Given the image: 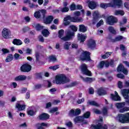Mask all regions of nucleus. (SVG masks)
I'll return each instance as SVG.
<instances>
[{
	"instance_id": "f257e3e1",
	"label": "nucleus",
	"mask_w": 129,
	"mask_h": 129,
	"mask_svg": "<svg viewBox=\"0 0 129 129\" xmlns=\"http://www.w3.org/2000/svg\"><path fill=\"white\" fill-rule=\"evenodd\" d=\"M110 3L108 4L102 3L100 4V7L102 9H107V8H114L117 6L118 8H121L122 6V2L121 0H110Z\"/></svg>"
},
{
	"instance_id": "f03ea898",
	"label": "nucleus",
	"mask_w": 129,
	"mask_h": 129,
	"mask_svg": "<svg viewBox=\"0 0 129 129\" xmlns=\"http://www.w3.org/2000/svg\"><path fill=\"white\" fill-rule=\"evenodd\" d=\"M75 33L74 32H71L70 30H68L67 32V35L66 36L63 37L64 36V30L63 29H61L58 31V37L62 40V41H69L72 39V37H74Z\"/></svg>"
},
{
	"instance_id": "7ed1b4c3",
	"label": "nucleus",
	"mask_w": 129,
	"mask_h": 129,
	"mask_svg": "<svg viewBox=\"0 0 129 129\" xmlns=\"http://www.w3.org/2000/svg\"><path fill=\"white\" fill-rule=\"evenodd\" d=\"M69 81L70 80L64 75L61 74L55 77V83L56 84H65V83H68Z\"/></svg>"
},
{
	"instance_id": "20e7f679",
	"label": "nucleus",
	"mask_w": 129,
	"mask_h": 129,
	"mask_svg": "<svg viewBox=\"0 0 129 129\" xmlns=\"http://www.w3.org/2000/svg\"><path fill=\"white\" fill-rule=\"evenodd\" d=\"M64 22H68V21H71L73 23H82L83 22V19L82 18H78L76 16L71 17L70 16H68L63 19Z\"/></svg>"
},
{
	"instance_id": "39448f33",
	"label": "nucleus",
	"mask_w": 129,
	"mask_h": 129,
	"mask_svg": "<svg viewBox=\"0 0 129 129\" xmlns=\"http://www.w3.org/2000/svg\"><path fill=\"white\" fill-rule=\"evenodd\" d=\"M119 122L121 123H126L129 122V113L125 114H119L118 115Z\"/></svg>"
},
{
	"instance_id": "423d86ee",
	"label": "nucleus",
	"mask_w": 129,
	"mask_h": 129,
	"mask_svg": "<svg viewBox=\"0 0 129 129\" xmlns=\"http://www.w3.org/2000/svg\"><path fill=\"white\" fill-rule=\"evenodd\" d=\"M80 58L83 61H90V52L87 51H83L80 56Z\"/></svg>"
},
{
	"instance_id": "0eeeda50",
	"label": "nucleus",
	"mask_w": 129,
	"mask_h": 129,
	"mask_svg": "<svg viewBox=\"0 0 129 129\" xmlns=\"http://www.w3.org/2000/svg\"><path fill=\"white\" fill-rule=\"evenodd\" d=\"M81 70L82 73L85 75H87L88 76H91V72L87 69V66L86 64L83 63L81 66Z\"/></svg>"
},
{
	"instance_id": "6e6552de",
	"label": "nucleus",
	"mask_w": 129,
	"mask_h": 129,
	"mask_svg": "<svg viewBox=\"0 0 129 129\" xmlns=\"http://www.w3.org/2000/svg\"><path fill=\"white\" fill-rule=\"evenodd\" d=\"M106 23L108 25H110V26H112V25H114L115 23H117V19L114 17V16H109L106 19Z\"/></svg>"
},
{
	"instance_id": "1a4fd4ad",
	"label": "nucleus",
	"mask_w": 129,
	"mask_h": 129,
	"mask_svg": "<svg viewBox=\"0 0 129 129\" xmlns=\"http://www.w3.org/2000/svg\"><path fill=\"white\" fill-rule=\"evenodd\" d=\"M32 70V67L29 63H24L20 68L22 72H30Z\"/></svg>"
},
{
	"instance_id": "9d476101",
	"label": "nucleus",
	"mask_w": 129,
	"mask_h": 129,
	"mask_svg": "<svg viewBox=\"0 0 129 129\" xmlns=\"http://www.w3.org/2000/svg\"><path fill=\"white\" fill-rule=\"evenodd\" d=\"M2 36L4 39H9L11 36V31L7 28H4L2 31Z\"/></svg>"
},
{
	"instance_id": "9b49d317",
	"label": "nucleus",
	"mask_w": 129,
	"mask_h": 129,
	"mask_svg": "<svg viewBox=\"0 0 129 129\" xmlns=\"http://www.w3.org/2000/svg\"><path fill=\"white\" fill-rule=\"evenodd\" d=\"M49 117L50 115L46 113H43L38 116V118L40 120H46V119H49Z\"/></svg>"
},
{
	"instance_id": "f8f14e48",
	"label": "nucleus",
	"mask_w": 129,
	"mask_h": 129,
	"mask_svg": "<svg viewBox=\"0 0 129 129\" xmlns=\"http://www.w3.org/2000/svg\"><path fill=\"white\" fill-rule=\"evenodd\" d=\"M99 16V12H98V11H95L93 13V23L95 24V23H96V22H97V21H98V18Z\"/></svg>"
},
{
	"instance_id": "ddd939ff",
	"label": "nucleus",
	"mask_w": 129,
	"mask_h": 129,
	"mask_svg": "<svg viewBox=\"0 0 129 129\" xmlns=\"http://www.w3.org/2000/svg\"><path fill=\"white\" fill-rule=\"evenodd\" d=\"M88 6L91 10H94L96 8V2L94 1H87Z\"/></svg>"
},
{
	"instance_id": "4468645a",
	"label": "nucleus",
	"mask_w": 129,
	"mask_h": 129,
	"mask_svg": "<svg viewBox=\"0 0 129 129\" xmlns=\"http://www.w3.org/2000/svg\"><path fill=\"white\" fill-rule=\"evenodd\" d=\"M96 44L95 43V41L93 40V39H90L89 40L88 43V46L89 48L91 49H93V48H95Z\"/></svg>"
},
{
	"instance_id": "2eb2a0df",
	"label": "nucleus",
	"mask_w": 129,
	"mask_h": 129,
	"mask_svg": "<svg viewBox=\"0 0 129 129\" xmlns=\"http://www.w3.org/2000/svg\"><path fill=\"white\" fill-rule=\"evenodd\" d=\"M16 108H17L18 110H24L26 108V105H22L20 102H17L16 104Z\"/></svg>"
},
{
	"instance_id": "dca6fc26",
	"label": "nucleus",
	"mask_w": 129,
	"mask_h": 129,
	"mask_svg": "<svg viewBox=\"0 0 129 129\" xmlns=\"http://www.w3.org/2000/svg\"><path fill=\"white\" fill-rule=\"evenodd\" d=\"M86 39V36L84 35L83 34H78V39L80 41L81 43H83L85 39Z\"/></svg>"
},
{
	"instance_id": "f3484780",
	"label": "nucleus",
	"mask_w": 129,
	"mask_h": 129,
	"mask_svg": "<svg viewBox=\"0 0 129 129\" xmlns=\"http://www.w3.org/2000/svg\"><path fill=\"white\" fill-rule=\"evenodd\" d=\"M93 129H107V125H104L102 126V125H93L92 126Z\"/></svg>"
},
{
	"instance_id": "a211bd4d",
	"label": "nucleus",
	"mask_w": 129,
	"mask_h": 129,
	"mask_svg": "<svg viewBox=\"0 0 129 129\" xmlns=\"http://www.w3.org/2000/svg\"><path fill=\"white\" fill-rule=\"evenodd\" d=\"M26 79H27V77L25 75H20L15 78V81H23Z\"/></svg>"
},
{
	"instance_id": "6ab92c4d",
	"label": "nucleus",
	"mask_w": 129,
	"mask_h": 129,
	"mask_svg": "<svg viewBox=\"0 0 129 129\" xmlns=\"http://www.w3.org/2000/svg\"><path fill=\"white\" fill-rule=\"evenodd\" d=\"M121 93L122 95V96L126 97H129V89H124L123 90H121Z\"/></svg>"
},
{
	"instance_id": "aec40b11",
	"label": "nucleus",
	"mask_w": 129,
	"mask_h": 129,
	"mask_svg": "<svg viewBox=\"0 0 129 129\" xmlns=\"http://www.w3.org/2000/svg\"><path fill=\"white\" fill-rule=\"evenodd\" d=\"M54 19V18L52 16H48L46 18L44 23L45 24H51L52 23L53 20Z\"/></svg>"
},
{
	"instance_id": "412c9836",
	"label": "nucleus",
	"mask_w": 129,
	"mask_h": 129,
	"mask_svg": "<svg viewBox=\"0 0 129 129\" xmlns=\"http://www.w3.org/2000/svg\"><path fill=\"white\" fill-rule=\"evenodd\" d=\"M97 94L100 96H101V95H105V94H106V91H105L103 88H100L97 90Z\"/></svg>"
},
{
	"instance_id": "4be33fe9",
	"label": "nucleus",
	"mask_w": 129,
	"mask_h": 129,
	"mask_svg": "<svg viewBox=\"0 0 129 129\" xmlns=\"http://www.w3.org/2000/svg\"><path fill=\"white\" fill-rule=\"evenodd\" d=\"M79 31L82 32V33H85L87 31V27L83 24L80 25H79Z\"/></svg>"
},
{
	"instance_id": "5701e85b",
	"label": "nucleus",
	"mask_w": 129,
	"mask_h": 129,
	"mask_svg": "<svg viewBox=\"0 0 129 129\" xmlns=\"http://www.w3.org/2000/svg\"><path fill=\"white\" fill-rule=\"evenodd\" d=\"M123 39V37L122 36H118L115 38V39H111V42H112L113 43H114L115 42H118L119 41H121Z\"/></svg>"
},
{
	"instance_id": "b1692460",
	"label": "nucleus",
	"mask_w": 129,
	"mask_h": 129,
	"mask_svg": "<svg viewBox=\"0 0 129 129\" xmlns=\"http://www.w3.org/2000/svg\"><path fill=\"white\" fill-rule=\"evenodd\" d=\"M13 44L17 45V46H20L23 44V42H22L20 39H15L13 41Z\"/></svg>"
},
{
	"instance_id": "393cba45",
	"label": "nucleus",
	"mask_w": 129,
	"mask_h": 129,
	"mask_svg": "<svg viewBox=\"0 0 129 129\" xmlns=\"http://www.w3.org/2000/svg\"><path fill=\"white\" fill-rule=\"evenodd\" d=\"M75 122L77 123L79 122V121H83L84 120V117L83 116H79L76 117L74 119Z\"/></svg>"
},
{
	"instance_id": "a878e982",
	"label": "nucleus",
	"mask_w": 129,
	"mask_h": 129,
	"mask_svg": "<svg viewBox=\"0 0 129 129\" xmlns=\"http://www.w3.org/2000/svg\"><path fill=\"white\" fill-rule=\"evenodd\" d=\"M32 26L34 28H35L37 31H41V30H42L43 28H44L43 26H40L39 24H33Z\"/></svg>"
},
{
	"instance_id": "bb28decb",
	"label": "nucleus",
	"mask_w": 129,
	"mask_h": 129,
	"mask_svg": "<svg viewBox=\"0 0 129 129\" xmlns=\"http://www.w3.org/2000/svg\"><path fill=\"white\" fill-rule=\"evenodd\" d=\"M81 78L82 79V80L84 82H92L93 81V80L92 78H83L82 76H80Z\"/></svg>"
},
{
	"instance_id": "cd10ccee",
	"label": "nucleus",
	"mask_w": 129,
	"mask_h": 129,
	"mask_svg": "<svg viewBox=\"0 0 129 129\" xmlns=\"http://www.w3.org/2000/svg\"><path fill=\"white\" fill-rule=\"evenodd\" d=\"M50 126V124H48V123H46L45 122H42L41 123H38L35 125V126H36V127H38V126Z\"/></svg>"
},
{
	"instance_id": "c85d7f7f",
	"label": "nucleus",
	"mask_w": 129,
	"mask_h": 129,
	"mask_svg": "<svg viewBox=\"0 0 129 129\" xmlns=\"http://www.w3.org/2000/svg\"><path fill=\"white\" fill-rule=\"evenodd\" d=\"M42 34L44 37H48L50 35V32L47 29H44L42 31Z\"/></svg>"
},
{
	"instance_id": "c756f323",
	"label": "nucleus",
	"mask_w": 129,
	"mask_h": 129,
	"mask_svg": "<svg viewBox=\"0 0 129 129\" xmlns=\"http://www.w3.org/2000/svg\"><path fill=\"white\" fill-rule=\"evenodd\" d=\"M88 103L90 104V105H93L94 106H97V107L99 106V104L95 101H89Z\"/></svg>"
},
{
	"instance_id": "7c9ffc66",
	"label": "nucleus",
	"mask_w": 129,
	"mask_h": 129,
	"mask_svg": "<svg viewBox=\"0 0 129 129\" xmlns=\"http://www.w3.org/2000/svg\"><path fill=\"white\" fill-rule=\"evenodd\" d=\"M125 105V102L117 103L116 104V106L117 108H122V107H124Z\"/></svg>"
},
{
	"instance_id": "2f4dec72",
	"label": "nucleus",
	"mask_w": 129,
	"mask_h": 129,
	"mask_svg": "<svg viewBox=\"0 0 129 129\" xmlns=\"http://www.w3.org/2000/svg\"><path fill=\"white\" fill-rule=\"evenodd\" d=\"M112 54V52H106V53L102 56V58L103 59H106L107 58H108L110 55Z\"/></svg>"
},
{
	"instance_id": "473e14b6",
	"label": "nucleus",
	"mask_w": 129,
	"mask_h": 129,
	"mask_svg": "<svg viewBox=\"0 0 129 129\" xmlns=\"http://www.w3.org/2000/svg\"><path fill=\"white\" fill-rule=\"evenodd\" d=\"M60 11L61 13H68V12H69V8L67 7H64L60 9Z\"/></svg>"
},
{
	"instance_id": "72a5a7b5",
	"label": "nucleus",
	"mask_w": 129,
	"mask_h": 129,
	"mask_svg": "<svg viewBox=\"0 0 129 129\" xmlns=\"http://www.w3.org/2000/svg\"><path fill=\"white\" fill-rule=\"evenodd\" d=\"M115 15L117 16L118 15H120L121 16H123L124 15V12L121 10H117L115 11Z\"/></svg>"
},
{
	"instance_id": "f704fd0d",
	"label": "nucleus",
	"mask_w": 129,
	"mask_h": 129,
	"mask_svg": "<svg viewBox=\"0 0 129 129\" xmlns=\"http://www.w3.org/2000/svg\"><path fill=\"white\" fill-rule=\"evenodd\" d=\"M13 56L12 54H9L6 58V62H11L13 60Z\"/></svg>"
},
{
	"instance_id": "c9c22d12",
	"label": "nucleus",
	"mask_w": 129,
	"mask_h": 129,
	"mask_svg": "<svg viewBox=\"0 0 129 129\" xmlns=\"http://www.w3.org/2000/svg\"><path fill=\"white\" fill-rule=\"evenodd\" d=\"M124 69V67L121 64H119V66L117 68L118 72H122V71Z\"/></svg>"
},
{
	"instance_id": "e433bc0d",
	"label": "nucleus",
	"mask_w": 129,
	"mask_h": 129,
	"mask_svg": "<svg viewBox=\"0 0 129 129\" xmlns=\"http://www.w3.org/2000/svg\"><path fill=\"white\" fill-rule=\"evenodd\" d=\"M29 7L30 9H35L36 8H38V5H34L33 3H31L30 1V4H29Z\"/></svg>"
},
{
	"instance_id": "4c0bfd02",
	"label": "nucleus",
	"mask_w": 129,
	"mask_h": 129,
	"mask_svg": "<svg viewBox=\"0 0 129 129\" xmlns=\"http://www.w3.org/2000/svg\"><path fill=\"white\" fill-rule=\"evenodd\" d=\"M49 59L50 61L51 62H55V61L57 60V58H56V56L54 55H51L49 57Z\"/></svg>"
},
{
	"instance_id": "58836bf2",
	"label": "nucleus",
	"mask_w": 129,
	"mask_h": 129,
	"mask_svg": "<svg viewBox=\"0 0 129 129\" xmlns=\"http://www.w3.org/2000/svg\"><path fill=\"white\" fill-rule=\"evenodd\" d=\"M34 17L35 18H36V19H40L41 17V13H40V12H36L34 13Z\"/></svg>"
},
{
	"instance_id": "ea45409f",
	"label": "nucleus",
	"mask_w": 129,
	"mask_h": 129,
	"mask_svg": "<svg viewBox=\"0 0 129 129\" xmlns=\"http://www.w3.org/2000/svg\"><path fill=\"white\" fill-rule=\"evenodd\" d=\"M71 44L69 42H66L64 44V48L66 50H69V47H70Z\"/></svg>"
},
{
	"instance_id": "a19ab883",
	"label": "nucleus",
	"mask_w": 129,
	"mask_h": 129,
	"mask_svg": "<svg viewBox=\"0 0 129 129\" xmlns=\"http://www.w3.org/2000/svg\"><path fill=\"white\" fill-rule=\"evenodd\" d=\"M108 29L109 32L112 34H116V32L114 30V28H113L112 26L109 27Z\"/></svg>"
},
{
	"instance_id": "79ce46f5",
	"label": "nucleus",
	"mask_w": 129,
	"mask_h": 129,
	"mask_svg": "<svg viewBox=\"0 0 129 129\" xmlns=\"http://www.w3.org/2000/svg\"><path fill=\"white\" fill-rule=\"evenodd\" d=\"M25 52L26 54H28L29 55L32 54V52H33V49H30L29 48H27L25 50Z\"/></svg>"
},
{
	"instance_id": "37998d69",
	"label": "nucleus",
	"mask_w": 129,
	"mask_h": 129,
	"mask_svg": "<svg viewBox=\"0 0 129 129\" xmlns=\"http://www.w3.org/2000/svg\"><path fill=\"white\" fill-rule=\"evenodd\" d=\"M58 68H59V66L56 65V66H53L50 67L49 68V69H50L51 70H53V71H55V70H57V69H58Z\"/></svg>"
},
{
	"instance_id": "c03bdc74",
	"label": "nucleus",
	"mask_w": 129,
	"mask_h": 129,
	"mask_svg": "<svg viewBox=\"0 0 129 129\" xmlns=\"http://www.w3.org/2000/svg\"><path fill=\"white\" fill-rule=\"evenodd\" d=\"M89 116H90V112L88 111L84 114L83 117H84V118H89Z\"/></svg>"
},
{
	"instance_id": "a18cd8bd",
	"label": "nucleus",
	"mask_w": 129,
	"mask_h": 129,
	"mask_svg": "<svg viewBox=\"0 0 129 129\" xmlns=\"http://www.w3.org/2000/svg\"><path fill=\"white\" fill-rule=\"evenodd\" d=\"M56 111H58V107L52 108L49 110L50 113H54V112H56Z\"/></svg>"
},
{
	"instance_id": "49530a36",
	"label": "nucleus",
	"mask_w": 129,
	"mask_h": 129,
	"mask_svg": "<svg viewBox=\"0 0 129 129\" xmlns=\"http://www.w3.org/2000/svg\"><path fill=\"white\" fill-rule=\"evenodd\" d=\"M111 98L113 101H120L121 100L120 97H111Z\"/></svg>"
},
{
	"instance_id": "de8ad7c7",
	"label": "nucleus",
	"mask_w": 129,
	"mask_h": 129,
	"mask_svg": "<svg viewBox=\"0 0 129 129\" xmlns=\"http://www.w3.org/2000/svg\"><path fill=\"white\" fill-rule=\"evenodd\" d=\"M71 11H75L76 10V5L74 4H73L70 6Z\"/></svg>"
},
{
	"instance_id": "09e8293b",
	"label": "nucleus",
	"mask_w": 129,
	"mask_h": 129,
	"mask_svg": "<svg viewBox=\"0 0 129 129\" xmlns=\"http://www.w3.org/2000/svg\"><path fill=\"white\" fill-rule=\"evenodd\" d=\"M93 111L96 114H101V111L98 109H93Z\"/></svg>"
},
{
	"instance_id": "8fccbe9b",
	"label": "nucleus",
	"mask_w": 129,
	"mask_h": 129,
	"mask_svg": "<svg viewBox=\"0 0 129 129\" xmlns=\"http://www.w3.org/2000/svg\"><path fill=\"white\" fill-rule=\"evenodd\" d=\"M129 107H125L120 110V112H124V111H128Z\"/></svg>"
},
{
	"instance_id": "3c124183",
	"label": "nucleus",
	"mask_w": 129,
	"mask_h": 129,
	"mask_svg": "<svg viewBox=\"0 0 129 129\" xmlns=\"http://www.w3.org/2000/svg\"><path fill=\"white\" fill-rule=\"evenodd\" d=\"M70 116H75V111L73 109L70 110L69 113Z\"/></svg>"
},
{
	"instance_id": "603ef678",
	"label": "nucleus",
	"mask_w": 129,
	"mask_h": 129,
	"mask_svg": "<svg viewBox=\"0 0 129 129\" xmlns=\"http://www.w3.org/2000/svg\"><path fill=\"white\" fill-rule=\"evenodd\" d=\"M28 114L31 115V116L35 114V112L33 110H29L27 111Z\"/></svg>"
},
{
	"instance_id": "864d4df0",
	"label": "nucleus",
	"mask_w": 129,
	"mask_h": 129,
	"mask_svg": "<svg viewBox=\"0 0 129 129\" xmlns=\"http://www.w3.org/2000/svg\"><path fill=\"white\" fill-rule=\"evenodd\" d=\"M70 29H71V30L74 31V32L77 31V27H76V26H75L74 25H72V26H70Z\"/></svg>"
},
{
	"instance_id": "5fc2aeb1",
	"label": "nucleus",
	"mask_w": 129,
	"mask_h": 129,
	"mask_svg": "<svg viewBox=\"0 0 129 129\" xmlns=\"http://www.w3.org/2000/svg\"><path fill=\"white\" fill-rule=\"evenodd\" d=\"M81 113V110L79 109H77L75 111V115H79V114Z\"/></svg>"
},
{
	"instance_id": "6e6d98bb",
	"label": "nucleus",
	"mask_w": 129,
	"mask_h": 129,
	"mask_svg": "<svg viewBox=\"0 0 129 129\" xmlns=\"http://www.w3.org/2000/svg\"><path fill=\"white\" fill-rule=\"evenodd\" d=\"M114 93H115V95H114L113 94H111V97H120L119 95H118V93H117V92L115 91Z\"/></svg>"
},
{
	"instance_id": "4d7b16f0",
	"label": "nucleus",
	"mask_w": 129,
	"mask_h": 129,
	"mask_svg": "<svg viewBox=\"0 0 129 129\" xmlns=\"http://www.w3.org/2000/svg\"><path fill=\"white\" fill-rule=\"evenodd\" d=\"M104 66V61H101L98 66L99 68H103V67Z\"/></svg>"
},
{
	"instance_id": "13d9d810",
	"label": "nucleus",
	"mask_w": 129,
	"mask_h": 129,
	"mask_svg": "<svg viewBox=\"0 0 129 129\" xmlns=\"http://www.w3.org/2000/svg\"><path fill=\"white\" fill-rule=\"evenodd\" d=\"M89 93L90 94H93V93H94V89L92 87H90L89 89Z\"/></svg>"
},
{
	"instance_id": "bf43d9fd",
	"label": "nucleus",
	"mask_w": 129,
	"mask_h": 129,
	"mask_svg": "<svg viewBox=\"0 0 129 129\" xmlns=\"http://www.w3.org/2000/svg\"><path fill=\"white\" fill-rule=\"evenodd\" d=\"M117 77H118V78H120L121 79H123V78H124V75L122 74H117Z\"/></svg>"
},
{
	"instance_id": "052dcab7",
	"label": "nucleus",
	"mask_w": 129,
	"mask_h": 129,
	"mask_svg": "<svg viewBox=\"0 0 129 129\" xmlns=\"http://www.w3.org/2000/svg\"><path fill=\"white\" fill-rule=\"evenodd\" d=\"M2 51L3 52V54H8V53H9L10 52V51L7 48L2 49Z\"/></svg>"
},
{
	"instance_id": "680f3d73",
	"label": "nucleus",
	"mask_w": 129,
	"mask_h": 129,
	"mask_svg": "<svg viewBox=\"0 0 129 129\" xmlns=\"http://www.w3.org/2000/svg\"><path fill=\"white\" fill-rule=\"evenodd\" d=\"M38 40L39 42H41L42 43H43L44 40V37L42 35H39L38 36Z\"/></svg>"
},
{
	"instance_id": "e2e57ef3",
	"label": "nucleus",
	"mask_w": 129,
	"mask_h": 129,
	"mask_svg": "<svg viewBox=\"0 0 129 129\" xmlns=\"http://www.w3.org/2000/svg\"><path fill=\"white\" fill-rule=\"evenodd\" d=\"M24 20L27 23H30V21H31V18L29 16H26L24 17Z\"/></svg>"
},
{
	"instance_id": "0e129e2a",
	"label": "nucleus",
	"mask_w": 129,
	"mask_h": 129,
	"mask_svg": "<svg viewBox=\"0 0 129 129\" xmlns=\"http://www.w3.org/2000/svg\"><path fill=\"white\" fill-rule=\"evenodd\" d=\"M102 113L104 115H106L107 114V109L106 108H104L102 110Z\"/></svg>"
},
{
	"instance_id": "69168bd1",
	"label": "nucleus",
	"mask_w": 129,
	"mask_h": 129,
	"mask_svg": "<svg viewBox=\"0 0 129 129\" xmlns=\"http://www.w3.org/2000/svg\"><path fill=\"white\" fill-rule=\"evenodd\" d=\"M126 18H123L122 20V23L120 22V26H122L123 24H125L126 23Z\"/></svg>"
},
{
	"instance_id": "338daca9",
	"label": "nucleus",
	"mask_w": 129,
	"mask_h": 129,
	"mask_svg": "<svg viewBox=\"0 0 129 129\" xmlns=\"http://www.w3.org/2000/svg\"><path fill=\"white\" fill-rule=\"evenodd\" d=\"M14 58L15 60H19V58H20V54H19V53H15L14 54Z\"/></svg>"
},
{
	"instance_id": "774afa93",
	"label": "nucleus",
	"mask_w": 129,
	"mask_h": 129,
	"mask_svg": "<svg viewBox=\"0 0 129 129\" xmlns=\"http://www.w3.org/2000/svg\"><path fill=\"white\" fill-rule=\"evenodd\" d=\"M118 88H120V89H121V88H122V82L119 81L118 82Z\"/></svg>"
}]
</instances>
